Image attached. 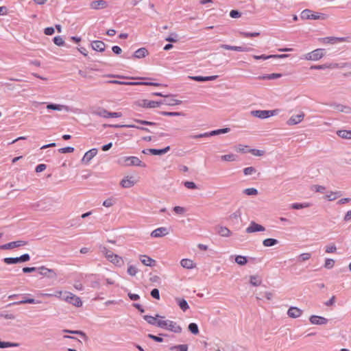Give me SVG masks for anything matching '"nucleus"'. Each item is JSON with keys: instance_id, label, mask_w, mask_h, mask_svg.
I'll return each instance as SVG.
<instances>
[{"instance_id": "5", "label": "nucleus", "mask_w": 351, "mask_h": 351, "mask_svg": "<svg viewBox=\"0 0 351 351\" xmlns=\"http://www.w3.org/2000/svg\"><path fill=\"white\" fill-rule=\"evenodd\" d=\"M324 55L325 53L324 49H316L309 53L304 54L301 59L310 61H317L322 58Z\"/></svg>"}, {"instance_id": "19", "label": "nucleus", "mask_w": 351, "mask_h": 351, "mask_svg": "<svg viewBox=\"0 0 351 351\" xmlns=\"http://www.w3.org/2000/svg\"><path fill=\"white\" fill-rule=\"evenodd\" d=\"M331 106L338 112H344L346 114H351V108L339 104H333Z\"/></svg>"}, {"instance_id": "32", "label": "nucleus", "mask_w": 351, "mask_h": 351, "mask_svg": "<svg viewBox=\"0 0 351 351\" xmlns=\"http://www.w3.org/2000/svg\"><path fill=\"white\" fill-rule=\"evenodd\" d=\"M282 77L280 73L265 74L258 77V80H274Z\"/></svg>"}, {"instance_id": "18", "label": "nucleus", "mask_w": 351, "mask_h": 351, "mask_svg": "<svg viewBox=\"0 0 351 351\" xmlns=\"http://www.w3.org/2000/svg\"><path fill=\"white\" fill-rule=\"evenodd\" d=\"M47 109L48 110H53L58 111L64 110L66 112H69L71 108L65 105L61 104H49L47 106Z\"/></svg>"}, {"instance_id": "39", "label": "nucleus", "mask_w": 351, "mask_h": 351, "mask_svg": "<svg viewBox=\"0 0 351 351\" xmlns=\"http://www.w3.org/2000/svg\"><path fill=\"white\" fill-rule=\"evenodd\" d=\"M170 149V147L167 146V147L161 149H151L149 152L153 155H162L167 153Z\"/></svg>"}, {"instance_id": "51", "label": "nucleus", "mask_w": 351, "mask_h": 351, "mask_svg": "<svg viewBox=\"0 0 351 351\" xmlns=\"http://www.w3.org/2000/svg\"><path fill=\"white\" fill-rule=\"evenodd\" d=\"M138 271V268L134 265H129L127 272L131 276H134Z\"/></svg>"}, {"instance_id": "46", "label": "nucleus", "mask_w": 351, "mask_h": 351, "mask_svg": "<svg viewBox=\"0 0 351 351\" xmlns=\"http://www.w3.org/2000/svg\"><path fill=\"white\" fill-rule=\"evenodd\" d=\"M221 160L229 162L235 161L237 160V156L233 154L223 155L221 156Z\"/></svg>"}, {"instance_id": "1", "label": "nucleus", "mask_w": 351, "mask_h": 351, "mask_svg": "<svg viewBox=\"0 0 351 351\" xmlns=\"http://www.w3.org/2000/svg\"><path fill=\"white\" fill-rule=\"evenodd\" d=\"M117 163L122 167H145V165L136 156H123L118 159Z\"/></svg>"}, {"instance_id": "55", "label": "nucleus", "mask_w": 351, "mask_h": 351, "mask_svg": "<svg viewBox=\"0 0 351 351\" xmlns=\"http://www.w3.org/2000/svg\"><path fill=\"white\" fill-rule=\"evenodd\" d=\"M243 193L249 196L256 195L258 194L257 189L254 188H248L243 191Z\"/></svg>"}, {"instance_id": "22", "label": "nucleus", "mask_w": 351, "mask_h": 351, "mask_svg": "<svg viewBox=\"0 0 351 351\" xmlns=\"http://www.w3.org/2000/svg\"><path fill=\"white\" fill-rule=\"evenodd\" d=\"M117 267H121L123 265V259L121 256L114 254L112 258L108 260Z\"/></svg>"}, {"instance_id": "17", "label": "nucleus", "mask_w": 351, "mask_h": 351, "mask_svg": "<svg viewBox=\"0 0 351 351\" xmlns=\"http://www.w3.org/2000/svg\"><path fill=\"white\" fill-rule=\"evenodd\" d=\"M108 3L104 0L93 1L90 4V8L93 10H100L107 8Z\"/></svg>"}, {"instance_id": "62", "label": "nucleus", "mask_w": 351, "mask_h": 351, "mask_svg": "<svg viewBox=\"0 0 351 351\" xmlns=\"http://www.w3.org/2000/svg\"><path fill=\"white\" fill-rule=\"evenodd\" d=\"M184 185L185 187H186L187 189H197V186L196 185V184L193 182H191V181H186L184 182Z\"/></svg>"}, {"instance_id": "2", "label": "nucleus", "mask_w": 351, "mask_h": 351, "mask_svg": "<svg viewBox=\"0 0 351 351\" xmlns=\"http://www.w3.org/2000/svg\"><path fill=\"white\" fill-rule=\"evenodd\" d=\"M157 326L173 332L175 333H180L182 328L175 322L169 319H158Z\"/></svg>"}, {"instance_id": "52", "label": "nucleus", "mask_w": 351, "mask_h": 351, "mask_svg": "<svg viewBox=\"0 0 351 351\" xmlns=\"http://www.w3.org/2000/svg\"><path fill=\"white\" fill-rule=\"evenodd\" d=\"M340 195L339 193H337V192H330L328 193H327L325 196V197L328 200V201H332V200H335L337 198V197H339Z\"/></svg>"}, {"instance_id": "44", "label": "nucleus", "mask_w": 351, "mask_h": 351, "mask_svg": "<svg viewBox=\"0 0 351 351\" xmlns=\"http://www.w3.org/2000/svg\"><path fill=\"white\" fill-rule=\"evenodd\" d=\"M62 291H56L53 293H39V295H40L42 297H53H53H56L59 299H60V298H62Z\"/></svg>"}, {"instance_id": "54", "label": "nucleus", "mask_w": 351, "mask_h": 351, "mask_svg": "<svg viewBox=\"0 0 351 351\" xmlns=\"http://www.w3.org/2000/svg\"><path fill=\"white\" fill-rule=\"evenodd\" d=\"M335 265V261L332 258H326L324 267L326 269H332Z\"/></svg>"}, {"instance_id": "58", "label": "nucleus", "mask_w": 351, "mask_h": 351, "mask_svg": "<svg viewBox=\"0 0 351 351\" xmlns=\"http://www.w3.org/2000/svg\"><path fill=\"white\" fill-rule=\"evenodd\" d=\"M337 250V247L335 244H329L325 247V252L328 254L334 253Z\"/></svg>"}, {"instance_id": "16", "label": "nucleus", "mask_w": 351, "mask_h": 351, "mask_svg": "<svg viewBox=\"0 0 351 351\" xmlns=\"http://www.w3.org/2000/svg\"><path fill=\"white\" fill-rule=\"evenodd\" d=\"M97 154V149L95 148L91 149L89 151L86 152L82 159V162L86 164L89 163V162L94 158Z\"/></svg>"}, {"instance_id": "57", "label": "nucleus", "mask_w": 351, "mask_h": 351, "mask_svg": "<svg viewBox=\"0 0 351 351\" xmlns=\"http://www.w3.org/2000/svg\"><path fill=\"white\" fill-rule=\"evenodd\" d=\"M189 330L194 335H197L199 333L198 326L195 323H191L189 325Z\"/></svg>"}, {"instance_id": "14", "label": "nucleus", "mask_w": 351, "mask_h": 351, "mask_svg": "<svg viewBox=\"0 0 351 351\" xmlns=\"http://www.w3.org/2000/svg\"><path fill=\"white\" fill-rule=\"evenodd\" d=\"M38 270H39L40 274L44 276H47L49 278H56L57 276V274L53 269H48L45 266L38 267Z\"/></svg>"}, {"instance_id": "53", "label": "nucleus", "mask_w": 351, "mask_h": 351, "mask_svg": "<svg viewBox=\"0 0 351 351\" xmlns=\"http://www.w3.org/2000/svg\"><path fill=\"white\" fill-rule=\"evenodd\" d=\"M94 114L104 118H108V111L104 108H100L94 112Z\"/></svg>"}, {"instance_id": "63", "label": "nucleus", "mask_w": 351, "mask_h": 351, "mask_svg": "<svg viewBox=\"0 0 351 351\" xmlns=\"http://www.w3.org/2000/svg\"><path fill=\"white\" fill-rule=\"evenodd\" d=\"M53 43L58 46H63L64 41L61 36H56L53 38Z\"/></svg>"}, {"instance_id": "60", "label": "nucleus", "mask_w": 351, "mask_h": 351, "mask_svg": "<svg viewBox=\"0 0 351 351\" xmlns=\"http://www.w3.org/2000/svg\"><path fill=\"white\" fill-rule=\"evenodd\" d=\"M311 189L315 192L324 193L326 188L324 186L315 184L313 185L311 187Z\"/></svg>"}, {"instance_id": "49", "label": "nucleus", "mask_w": 351, "mask_h": 351, "mask_svg": "<svg viewBox=\"0 0 351 351\" xmlns=\"http://www.w3.org/2000/svg\"><path fill=\"white\" fill-rule=\"evenodd\" d=\"M4 263L8 265L11 264H16L18 263H21L20 258L16 257V258H5L3 259Z\"/></svg>"}, {"instance_id": "24", "label": "nucleus", "mask_w": 351, "mask_h": 351, "mask_svg": "<svg viewBox=\"0 0 351 351\" xmlns=\"http://www.w3.org/2000/svg\"><path fill=\"white\" fill-rule=\"evenodd\" d=\"M220 47L226 50H233L237 51H248L250 49L241 46H231L228 45H221Z\"/></svg>"}, {"instance_id": "64", "label": "nucleus", "mask_w": 351, "mask_h": 351, "mask_svg": "<svg viewBox=\"0 0 351 351\" xmlns=\"http://www.w3.org/2000/svg\"><path fill=\"white\" fill-rule=\"evenodd\" d=\"M171 350H177L178 351H187L188 346L186 344L175 346L171 348Z\"/></svg>"}, {"instance_id": "7", "label": "nucleus", "mask_w": 351, "mask_h": 351, "mask_svg": "<svg viewBox=\"0 0 351 351\" xmlns=\"http://www.w3.org/2000/svg\"><path fill=\"white\" fill-rule=\"evenodd\" d=\"M137 105L142 108H155L162 105V101H155L148 99H141L137 102Z\"/></svg>"}, {"instance_id": "61", "label": "nucleus", "mask_w": 351, "mask_h": 351, "mask_svg": "<svg viewBox=\"0 0 351 351\" xmlns=\"http://www.w3.org/2000/svg\"><path fill=\"white\" fill-rule=\"evenodd\" d=\"M249 152L256 156H262L265 154V152L263 150L256 149H250Z\"/></svg>"}, {"instance_id": "37", "label": "nucleus", "mask_w": 351, "mask_h": 351, "mask_svg": "<svg viewBox=\"0 0 351 351\" xmlns=\"http://www.w3.org/2000/svg\"><path fill=\"white\" fill-rule=\"evenodd\" d=\"M40 302L36 301L33 298H29V299L21 300L19 302L11 303V304H8V306L14 305V304H40Z\"/></svg>"}, {"instance_id": "15", "label": "nucleus", "mask_w": 351, "mask_h": 351, "mask_svg": "<svg viewBox=\"0 0 351 351\" xmlns=\"http://www.w3.org/2000/svg\"><path fill=\"white\" fill-rule=\"evenodd\" d=\"M309 321L314 325H325L328 323V319L326 318L317 315L311 316Z\"/></svg>"}, {"instance_id": "36", "label": "nucleus", "mask_w": 351, "mask_h": 351, "mask_svg": "<svg viewBox=\"0 0 351 351\" xmlns=\"http://www.w3.org/2000/svg\"><path fill=\"white\" fill-rule=\"evenodd\" d=\"M311 258V253L306 252L300 254L297 256V262L298 263H303L308 261Z\"/></svg>"}, {"instance_id": "30", "label": "nucleus", "mask_w": 351, "mask_h": 351, "mask_svg": "<svg viewBox=\"0 0 351 351\" xmlns=\"http://www.w3.org/2000/svg\"><path fill=\"white\" fill-rule=\"evenodd\" d=\"M99 250L107 260H108L110 258H112V256L114 254L111 250H110L105 246H100Z\"/></svg>"}, {"instance_id": "11", "label": "nucleus", "mask_w": 351, "mask_h": 351, "mask_svg": "<svg viewBox=\"0 0 351 351\" xmlns=\"http://www.w3.org/2000/svg\"><path fill=\"white\" fill-rule=\"evenodd\" d=\"M169 233V230L166 227H160L154 230L151 232V237L154 238H160L167 235Z\"/></svg>"}, {"instance_id": "10", "label": "nucleus", "mask_w": 351, "mask_h": 351, "mask_svg": "<svg viewBox=\"0 0 351 351\" xmlns=\"http://www.w3.org/2000/svg\"><path fill=\"white\" fill-rule=\"evenodd\" d=\"M320 42L324 44H331L335 45L339 43H342L346 40V38L343 37H325L319 39Z\"/></svg>"}, {"instance_id": "50", "label": "nucleus", "mask_w": 351, "mask_h": 351, "mask_svg": "<svg viewBox=\"0 0 351 351\" xmlns=\"http://www.w3.org/2000/svg\"><path fill=\"white\" fill-rule=\"evenodd\" d=\"M18 346H19V343H17L5 342V341H0V348L18 347Z\"/></svg>"}, {"instance_id": "26", "label": "nucleus", "mask_w": 351, "mask_h": 351, "mask_svg": "<svg viewBox=\"0 0 351 351\" xmlns=\"http://www.w3.org/2000/svg\"><path fill=\"white\" fill-rule=\"evenodd\" d=\"M338 136L343 139L351 140V129L350 130H339L337 131Z\"/></svg>"}, {"instance_id": "27", "label": "nucleus", "mask_w": 351, "mask_h": 351, "mask_svg": "<svg viewBox=\"0 0 351 351\" xmlns=\"http://www.w3.org/2000/svg\"><path fill=\"white\" fill-rule=\"evenodd\" d=\"M106 45L101 40H95L92 43V48L97 51H104L105 50Z\"/></svg>"}, {"instance_id": "42", "label": "nucleus", "mask_w": 351, "mask_h": 351, "mask_svg": "<svg viewBox=\"0 0 351 351\" xmlns=\"http://www.w3.org/2000/svg\"><path fill=\"white\" fill-rule=\"evenodd\" d=\"M235 262L239 265H245L247 263V258L246 256L237 255L235 256Z\"/></svg>"}, {"instance_id": "34", "label": "nucleus", "mask_w": 351, "mask_h": 351, "mask_svg": "<svg viewBox=\"0 0 351 351\" xmlns=\"http://www.w3.org/2000/svg\"><path fill=\"white\" fill-rule=\"evenodd\" d=\"M250 283L255 287L259 286L262 283V279L257 275L251 276L250 277Z\"/></svg>"}, {"instance_id": "20", "label": "nucleus", "mask_w": 351, "mask_h": 351, "mask_svg": "<svg viewBox=\"0 0 351 351\" xmlns=\"http://www.w3.org/2000/svg\"><path fill=\"white\" fill-rule=\"evenodd\" d=\"M139 259L141 263L146 266L153 267L156 264V261L147 255H141Z\"/></svg>"}, {"instance_id": "28", "label": "nucleus", "mask_w": 351, "mask_h": 351, "mask_svg": "<svg viewBox=\"0 0 351 351\" xmlns=\"http://www.w3.org/2000/svg\"><path fill=\"white\" fill-rule=\"evenodd\" d=\"M230 129L229 128H226L223 129H219L216 130H213L211 132H206V137H210L215 135H219L221 134H226L229 132Z\"/></svg>"}, {"instance_id": "35", "label": "nucleus", "mask_w": 351, "mask_h": 351, "mask_svg": "<svg viewBox=\"0 0 351 351\" xmlns=\"http://www.w3.org/2000/svg\"><path fill=\"white\" fill-rule=\"evenodd\" d=\"M158 317H160V318H164L163 317H161L159 315H156V317H153V316H151V315H145L144 316V319L149 324H152V325H157V322H158Z\"/></svg>"}, {"instance_id": "21", "label": "nucleus", "mask_w": 351, "mask_h": 351, "mask_svg": "<svg viewBox=\"0 0 351 351\" xmlns=\"http://www.w3.org/2000/svg\"><path fill=\"white\" fill-rule=\"evenodd\" d=\"M302 311L297 307H290L287 311L289 317L292 318H298L301 316Z\"/></svg>"}, {"instance_id": "3", "label": "nucleus", "mask_w": 351, "mask_h": 351, "mask_svg": "<svg viewBox=\"0 0 351 351\" xmlns=\"http://www.w3.org/2000/svg\"><path fill=\"white\" fill-rule=\"evenodd\" d=\"M60 299L76 307H80L82 306L81 299L78 296L69 291H62V298H60Z\"/></svg>"}, {"instance_id": "38", "label": "nucleus", "mask_w": 351, "mask_h": 351, "mask_svg": "<svg viewBox=\"0 0 351 351\" xmlns=\"http://www.w3.org/2000/svg\"><path fill=\"white\" fill-rule=\"evenodd\" d=\"M337 66V64H321V65H313L311 66V69H325L327 68H336Z\"/></svg>"}, {"instance_id": "56", "label": "nucleus", "mask_w": 351, "mask_h": 351, "mask_svg": "<svg viewBox=\"0 0 351 351\" xmlns=\"http://www.w3.org/2000/svg\"><path fill=\"white\" fill-rule=\"evenodd\" d=\"M249 149L247 146L243 145H238L235 147V150L241 153L249 152Z\"/></svg>"}, {"instance_id": "6", "label": "nucleus", "mask_w": 351, "mask_h": 351, "mask_svg": "<svg viewBox=\"0 0 351 351\" xmlns=\"http://www.w3.org/2000/svg\"><path fill=\"white\" fill-rule=\"evenodd\" d=\"M277 110H257L251 111L250 114L255 117L264 119L273 117L277 114Z\"/></svg>"}, {"instance_id": "13", "label": "nucleus", "mask_w": 351, "mask_h": 351, "mask_svg": "<svg viewBox=\"0 0 351 351\" xmlns=\"http://www.w3.org/2000/svg\"><path fill=\"white\" fill-rule=\"evenodd\" d=\"M265 228L264 226L255 223L254 221H252L249 226L246 228L245 231L247 233H253L256 232H263L265 231Z\"/></svg>"}, {"instance_id": "43", "label": "nucleus", "mask_w": 351, "mask_h": 351, "mask_svg": "<svg viewBox=\"0 0 351 351\" xmlns=\"http://www.w3.org/2000/svg\"><path fill=\"white\" fill-rule=\"evenodd\" d=\"M311 206L309 203H294L291 205V208L293 209H302L305 208H308Z\"/></svg>"}, {"instance_id": "29", "label": "nucleus", "mask_w": 351, "mask_h": 351, "mask_svg": "<svg viewBox=\"0 0 351 351\" xmlns=\"http://www.w3.org/2000/svg\"><path fill=\"white\" fill-rule=\"evenodd\" d=\"M217 75H211V76H192L190 77L192 80L197 82H206V81H213L217 78Z\"/></svg>"}, {"instance_id": "33", "label": "nucleus", "mask_w": 351, "mask_h": 351, "mask_svg": "<svg viewBox=\"0 0 351 351\" xmlns=\"http://www.w3.org/2000/svg\"><path fill=\"white\" fill-rule=\"evenodd\" d=\"M147 54H148L147 50L145 48L143 47V48H140V49H137L134 52V57L136 58H142L145 57Z\"/></svg>"}, {"instance_id": "23", "label": "nucleus", "mask_w": 351, "mask_h": 351, "mask_svg": "<svg viewBox=\"0 0 351 351\" xmlns=\"http://www.w3.org/2000/svg\"><path fill=\"white\" fill-rule=\"evenodd\" d=\"M180 265L183 268L188 269H193L196 266V265L193 262V261H192L191 259H189V258L182 259L180 261Z\"/></svg>"}, {"instance_id": "41", "label": "nucleus", "mask_w": 351, "mask_h": 351, "mask_svg": "<svg viewBox=\"0 0 351 351\" xmlns=\"http://www.w3.org/2000/svg\"><path fill=\"white\" fill-rule=\"evenodd\" d=\"M278 243V241L275 239H266L263 240V245L265 247H271Z\"/></svg>"}, {"instance_id": "40", "label": "nucleus", "mask_w": 351, "mask_h": 351, "mask_svg": "<svg viewBox=\"0 0 351 351\" xmlns=\"http://www.w3.org/2000/svg\"><path fill=\"white\" fill-rule=\"evenodd\" d=\"M181 104H182L181 100H178V99H173V98L162 101V104H166L168 106L180 105Z\"/></svg>"}, {"instance_id": "4", "label": "nucleus", "mask_w": 351, "mask_h": 351, "mask_svg": "<svg viewBox=\"0 0 351 351\" xmlns=\"http://www.w3.org/2000/svg\"><path fill=\"white\" fill-rule=\"evenodd\" d=\"M300 17L302 19H313V20H325L327 16L325 14L314 12L311 10H304L301 12Z\"/></svg>"}, {"instance_id": "31", "label": "nucleus", "mask_w": 351, "mask_h": 351, "mask_svg": "<svg viewBox=\"0 0 351 351\" xmlns=\"http://www.w3.org/2000/svg\"><path fill=\"white\" fill-rule=\"evenodd\" d=\"M177 304L180 306V308L183 311H186L189 308V306L187 303V302L182 298H178L176 299Z\"/></svg>"}, {"instance_id": "48", "label": "nucleus", "mask_w": 351, "mask_h": 351, "mask_svg": "<svg viewBox=\"0 0 351 351\" xmlns=\"http://www.w3.org/2000/svg\"><path fill=\"white\" fill-rule=\"evenodd\" d=\"M132 86L136 85H145V86H159L160 84L158 83L155 82H133Z\"/></svg>"}, {"instance_id": "8", "label": "nucleus", "mask_w": 351, "mask_h": 351, "mask_svg": "<svg viewBox=\"0 0 351 351\" xmlns=\"http://www.w3.org/2000/svg\"><path fill=\"white\" fill-rule=\"evenodd\" d=\"M137 182L134 177L132 176H127L123 178L120 181V186L123 189H130L134 186Z\"/></svg>"}, {"instance_id": "9", "label": "nucleus", "mask_w": 351, "mask_h": 351, "mask_svg": "<svg viewBox=\"0 0 351 351\" xmlns=\"http://www.w3.org/2000/svg\"><path fill=\"white\" fill-rule=\"evenodd\" d=\"M27 244V242L23 240H19L16 241L10 242L8 243L0 245L1 250H11L16 247H20L22 246H25Z\"/></svg>"}, {"instance_id": "25", "label": "nucleus", "mask_w": 351, "mask_h": 351, "mask_svg": "<svg viewBox=\"0 0 351 351\" xmlns=\"http://www.w3.org/2000/svg\"><path fill=\"white\" fill-rule=\"evenodd\" d=\"M217 232L223 237H229L232 235V232L225 226H218L217 228Z\"/></svg>"}, {"instance_id": "45", "label": "nucleus", "mask_w": 351, "mask_h": 351, "mask_svg": "<svg viewBox=\"0 0 351 351\" xmlns=\"http://www.w3.org/2000/svg\"><path fill=\"white\" fill-rule=\"evenodd\" d=\"M116 203V199L110 197L103 202L102 205L106 208H110L114 205Z\"/></svg>"}, {"instance_id": "47", "label": "nucleus", "mask_w": 351, "mask_h": 351, "mask_svg": "<svg viewBox=\"0 0 351 351\" xmlns=\"http://www.w3.org/2000/svg\"><path fill=\"white\" fill-rule=\"evenodd\" d=\"M173 210L178 215H183L186 212V208L182 206H176L173 207Z\"/></svg>"}, {"instance_id": "12", "label": "nucleus", "mask_w": 351, "mask_h": 351, "mask_svg": "<svg viewBox=\"0 0 351 351\" xmlns=\"http://www.w3.org/2000/svg\"><path fill=\"white\" fill-rule=\"evenodd\" d=\"M304 118V113L300 112L298 114L292 115L287 121V124L289 125H294L301 123Z\"/></svg>"}, {"instance_id": "59", "label": "nucleus", "mask_w": 351, "mask_h": 351, "mask_svg": "<svg viewBox=\"0 0 351 351\" xmlns=\"http://www.w3.org/2000/svg\"><path fill=\"white\" fill-rule=\"evenodd\" d=\"M256 172V170L253 167H246L243 169V173L245 176H252Z\"/></svg>"}]
</instances>
